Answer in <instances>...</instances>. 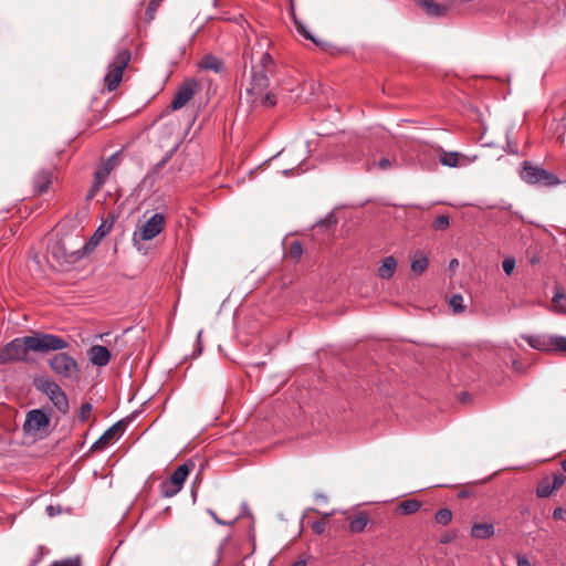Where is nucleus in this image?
I'll return each mask as SVG.
<instances>
[{"label": "nucleus", "mask_w": 566, "mask_h": 566, "mask_svg": "<svg viewBox=\"0 0 566 566\" xmlns=\"http://www.w3.org/2000/svg\"><path fill=\"white\" fill-rule=\"evenodd\" d=\"M132 59V53L128 48L118 46L116 54L107 65V72L104 76V82L109 92L115 91L123 78V72L127 67Z\"/></svg>", "instance_id": "nucleus-4"}, {"label": "nucleus", "mask_w": 566, "mask_h": 566, "mask_svg": "<svg viewBox=\"0 0 566 566\" xmlns=\"http://www.w3.org/2000/svg\"><path fill=\"white\" fill-rule=\"evenodd\" d=\"M164 0H150L145 11L146 22H151L155 19L158 8L161 6Z\"/></svg>", "instance_id": "nucleus-32"}, {"label": "nucleus", "mask_w": 566, "mask_h": 566, "mask_svg": "<svg viewBox=\"0 0 566 566\" xmlns=\"http://www.w3.org/2000/svg\"><path fill=\"white\" fill-rule=\"evenodd\" d=\"M495 533L492 523H474L470 530V536L476 539L491 538Z\"/></svg>", "instance_id": "nucleus-18"}, {"label": "nucleus", "mask_w": 566, "mask_h": 566, "mask_svg": "<svg viewBox=\"0 0 566 566\" xmlns=\"http://www.w3.org/2000/svg\"><path fill=\"white\" fill-rule=\"evenodd\" d=\"M165 227V216L163 213L153 214L140 228L133 234V243L138 247L140 241H149L157 237Z\"/></svg>", "instance_id": "nucleus-9"}, {"label": "nucleus", "mask_w": 566, "mask_h": 566, "mask_svg": "<svg viewBox=\"0 0 566 566\" xmlns=\"http://www.w3.org/2000/svg\"><path fill=\"white\" fill-rule=\"evenodd\" d=\"M201 334H202V332L200 331L197 335V347L192 354L193 358L198 357L202 353Z\"/></svg>", "instance_id": "nucleus-43"}, {"label": "nucleus", "mask_w": 566, "mask_h": 566, "mask_svg": "<svg viewBox=\"0 0 566 566\" xmlns=\"http://www.w3.org/2000/svg\"><path fill=\"white\" fill-rule=\"evenodd\" d=\"M396 269L397 260L392 255L386 256L378 268V275L381 279L389 280L395 274Z\"/></svg>", "instance_id": "nucleus-25"}, {"label": "nucleus", "mask_w": 566, "mask_h": 566, "mask_svg": "<svg viewBox=\"0 0 566 566\" xmlns=\"http://www.w3.org/2000/svg\"><path fill=\"white\" fill-rule=\"evenodd\" d=\"M88 358L93 365L103 367L109 363L111 353L105 346L93 345L88 350Z\"/></svg>", "instance_id": "nucleus-16"}, {"label": "nucleus", "mask_w": 566, "mask_h": 566, "mask_svg": "<svg viewBox=\"0 0 566 566\" xmlns=\"http://www.w3.org/2000/svg\"><path fill=\"white\" fill-rule=\"evenodd\" d=\"M522 338L536 350L543 353L554 352V335H522Z\"/></svg>", "instance_id": "nucleus-14"}, {"label": "nucleus", "mask_w": 566, "mask_h": 566, "mask_svg": "<svg viewBox=\"0 0 566 566\" xmlns=\"http://www.w3.org/2000/svg\"><path fill=\"white\" fill-rule=\"evenodd\" d=\"M517 566H532V564L526 556H518Z\"/></svg>", "instance_id": "nucleus-48"}, {"label": "nucleus", "mask_w": 566, "mask_h": 566, "mask_svg": "<svg viewBox=\"0 0 566 566\" xmlns=\"http://www.w3.org/2000/svg\"><path fill=\"white\" fill-rule=\"evenodd\" d=\"M209 515L213 518V521L218 524L226 525L227 523L218 517L214 511L208 510Z\"/></svg>", "instance_id": "nucleus-50"}, {"label": "nucleus", "mask_w": 566, "mask_h": 566, "mask_svg": "<svg viewBox=\"0 0 566 566\" xmlns=\"http://www.w3.org/2000/svg\"><path fill=\"white\" fill-rule=\"evenodd\" d=\"M49 251L52 255V258L60 264V265H72L87 256V252L84 249V245H82L78 249H75V247L66 240H59L54 242L50 248Z\"/></svg>", "instance_id": "nucleus-6"}, {"label": "nucleus", "mask_w": 566, "mask_h": 566, "mask_svg": "<svg viewBox=\"0 0 566 566\" xmlns=\"http://www.w3.org/2000/svg\"><path fill=\"white\" fill-rule=\"evenodd\" d=\"M235 521H238V517H234V520H232V522H230L229 524L233 525V523H235Z\"/></svg>", "instance_id": "nucleus-60"}, {"label": "nucleus", "mask_w": 566, "mask_h": 566, "mask_svg": "<svg viewBox=\"0 0 566 566\" xmlns=\"http://www.w3.org/2000/svg\"><path fill=\"white\" fill-rule=\"evenodd\" d=\"M553 517L555 520H562L564 518V510L562 507H556L554 511H553Z\"/></svg>", "instance_id": "nucleus-49"}, {"label": "nucleus", "mask_w": 566, "mask_h": 566, "mask_svg": "<svg viewBox=\"0 0 566 566\" xmlns=\"http://www.w3.org/2000/svg\"><path fill=\"white\" fill-rule=\"evenodd\" d=\"M92 409H93V407L90 402L82 403L80 411H78V420L81 422H85L88 419V417L92 412Z\"/></svg>", "instance_id": "nucleus-38"}, {"label": "nucleus", "mask_w": 566, "mask_h": 566, "mask_svg": "<svg viewBox=\"0 0 566 566\" xmlns=\"http://www.w3.org/2000/svg\"><path fill=\"white\" fill-rule=\"evenodd\" d=\"M458 264H459V262H458V260H457V259H452V260L450 261V268H452V269H453V268H455V266H458Z\"/></svg>", "instance_id": "nucleus-56"}, {"label": "nucleus", "mask_w": 566, "mask_h": 566, "mask_svg": "<svg viewBox=\"0 0 566 566\" xmlns=\"http://www.w3.org/2000/svg\"><path fill=\"white\" fill-rule=\"evenodd\" d=\"M505 151L511 155H518L517 145L512 144L509 137H507V148L505 149Z\"/></svg>", "instance_id": "nucleus-46"}, {"label": "nucleus", "mask_w": 566, "mask_h": 566, "mask_svg": "<svg viewBox=\"0 0 566 566\" xmlns=\"http://www.w3.org/2000/svg\"><path fill=\"white\" fill-rule=\"evenodd\" d=\"M434 521L440 525H448L452 521V512L448 507L440 509L434 514Z\"/></svg>", "instance_id": "nucleus-30"}, {"label": "nucleus", "mask_w": 566, "mask_h": 566, "mask_svg": "<svg viewBox=\"0 0 566 566\" xmlns=\"http://www.w3.org/2000/svg\"><path fill=\"white\" fill-rule=\"evenodd\" d=\"M292 19L294 21L295 29L298 34L304 36L307 40H311L316 46L325 48L327 43L317 39L315 35L311 33V31L305 27V24L295 17L294 12H292Z\"/></svg>", "instance_id": "nucleus-22"}, {"label": "nucleus", "mask_w": 566, "mask_h": 566, "mask_svg": "<svg viewBox=\"0 0 566 566\" xmlns=\"http://www.w3.org/2000/svg\"><path fill=\"white\" fill-rule=\"evenodd\" d=\"M449 217L446 214L439 216L433 222L432 228L437 231H443L449 227Z\"/></svg>", "instance_id": "nucleus-35"}, {"label": "nucleus", "mask_w": 566, "mask_h": 566, "mask_svg": "<svg viewBox=\"0 0 566 566\" xmlns=\"http://www.w3.org/2000/svg\"><path fill=\"white\" fill-rule=\"evenodd\" d=\"M471 495V492L468 491V490H462L458 493V496L461 497V499H465V497H469Z\"/></svg>", "instance_id": "nucleus-53"}, {"label": "nucleus", "mask_w": 566, "mask_h": 566, "mask_svg": "<svg viewBox=\"0 0 566 566\" xmlns=\"http://www.w3.org/2000/svg\"><path fill=\"white\" fill-rule=\"evenodd\" d=\"M421 502L415 499H409L398 504L397 511L403 515H410L419 511Z\"/></svg>", "instance_id": "nucleus-26"}, {"label": "nucleus", "mask_w": 566, "mask_h": 566, "mask_svg": "<svg viewBox=\"0 0 566 566\" xmlns=\"http://www.w3.org/2000/svg\"><path fill=\"white\" fill-rule=\"evenodd\" d=\"M449 305L452 308L453 313H462L464 311L463 296L461 294L452 295L449 301Z\"/></svg>", "instance_id": "nucleus-33"}, {"label": "nucleus", "mask_w": 566, "mask_h": 566, "mask_svg": "<svg viewBox=\"0 0 566 566\" xmlns=\"http://www.w3.org/2000/svg\"><path fill=\"white\" fill-rule=\"evenodd\" d=\"M52 184V170L51 169H40L38 170L32 179L33 190L36 193L43 195L48 192L50 186Z\"/></svg>", "instance_id": "nucleus-15"}, {"label": "nucleus", "mask_w": 566, "mask_h": 566, "mask_svg": "<svg viewBox=\"0 0 566 566\" xmlns=\"http://www.w3.org/2000/svg\"><path fill=\"white\" fill-rule=\"evenodd\" d=\"M199 84L195 80L185 81L176 91L171 101V109L177 111L184 107L196 94Z\"/></svg>", "instance_id": "nucleus-10"}, {"label": "nucleus", "mask_w": 566, "mask_h": 566, "mask_svg": "<svg viewBox=\"0 0 566 566\" xmlns=\"http://www.w3.org/2000/svg\"><path fill=\"white\" fill-rule=\"evenodd\" d=\"M560 465L564 472H566V459L562 461Z\"/></svg>", "instance_id": "nucleus-58"}, {"label": "nucleus", "mask_w": 566, "mask_h": 566, "mask_svg": "<svg viewBox=\"0 0 566 566\" xmlns=\"http://www.w3.org/2000/svg\"><path fill=\"white\" fill-rule=\"evenodd\" d=\"M429 265V260L426 255H419L411 261V271L416 274H422Z\"/></svg>", "instance_id": "nucleus-28"}, {"label": "nucleus", "mask_w": 566, "mask_h": 566, "mask_svg": "<svg viewBox=\"0 0 566 566\" xmlns=\"http://www.w3.org/2000/svg\"><path fill=\"white\" fill-rule=\"evenodd\" d=\"M312 530L315 534H323L325 532V523L321 521H315L312 524Z\"/></svg>", "instance_id": "nucleus-42"}, {"label": "nucleus", "mask_w": 566, "mask_h": 566, "mask_svg": "<svg viewBox=\"0 0 566 566\" xmlns=\"http://www.w3.org/2000/svg\"><path fill=\"white\" fill-rule=\"evenodd\" d=\"M50 424V417L42 409H33L27 413L23 430L28 433H38Z\"/></svg>", "instance_id": "nucleus-11"}, {"label": "nucleus", "mask_w": 566, "mask_h": 566, "mask_svg": "<svg viewBox=\"0 0 566 566\" xmlns=\"http://www.w3.org/2000/svg\"><path fill=\"white\" fill-rule=\"evenodd\" d=\"M566 296H565V293L563 291L562 287H556L555 292H554V295H553V302L554 303H558L560 300H564Z\"/></svg>", "instance_id": "nucleus-45"}, {"label": "nucleus", "mask_w": 566, "mask_h": 566, "mask_svg": "<svg viewBox=\"0 0 566 566\" xmlns=\"http://www.w3.org/2000/svg\"><path fill=\"white\" fill-rule=\"evenodd\" d=\"M126 429V422L119 420L112 424L104 433L92 444L91 450L101 451L109 446L115 439H118Z\"/></svg>", "instance_id": "nucleus-12"}, {"label": "nucleus", "mask_w": 566, "mask_h": 566, "mask_svg": "<svg viewBox=\"0 0 566 566\" xmlns=\"http://www.w3.org/2000/svg\"><path fill=\"white\" fill-rule=\"evenodd\" d=\"M251 97L252 105H261L263 107H273L276 104V96L268 90L260 94H248Z\"/></svg>", "instance_id": "nucleus-24"}, {"label": "nucleus", "mask_w": 566, "mask_h": 566, "mask_svg": "<svg viewBox=\"0 0 566 566\" xmlns=\"http://www.w3.org/2000/svg\"><path fill=\"white\" fill-rule=\"evenodd\" d=\"M291 171H292V169L291 170L285 169V170H283V174L287 176V175H290Z\"/></svg>", "instance_id": "nucleus-59"}, {"label": "nucleus", "mask_w": 566, "mask_h": 566, "mask_svg": "<svg viewBox=\"0 0 566 566\" xmlns=\"http://www.w3.org/2000/svg\"><path fill=\"white\" fill-rule=\"evenodd\" d=\"M440 163L447 167H457L459 165V154L455 151H444L440 157Z\"/></svg>", "instance_id": "nucleus-31"}, {"label": "nucleus", "mask_w": 566, "mask_h": 566, "mask_svg": "<svg viewBox=\"0 0 566 566\" xmlns=\"http://www.w3.org/2000/svg\"><path fill=\"white\" fill-rule=\"evenodd\" d=\"M337 223V218L334 212L327 213L324 218L319 219L316 223L318 227H332Z\"/></svg>", "instance_id": "nucleus-36"}, {"label": "nucleus", "mask_w": 566, "mask_h": 566, "mask_svg": "<svg viewBox=\"0 0 566 566\" xmlns=\"http://www.w3.org/2000/svg\"><path fill=\"white\" fill-rule=\"evenodd\" d=\"M315 500L316 501H321V502H327L328 497H327V495H325L323 493H316L315 494Z\"/></svg>", "instance_id": "nucleus-52"}, {"label": "nucleus", "mask_w": 566, "mask_h": 566, "mask_svg": "<svg viewBox=\"0 0 566 566\" xmlns=\"http://www.w3.org/2000/svg\"><path fill=\"white\" fill-rule=\"evenodd\" d=\"M99 190H101V187H96V185L92 184L90 190L86 193V200L87 201L92 200L97 195V192Z\"/></svg>", "instance_id": "nucleus-44"}, {"label": "nucleus", "mask_w": 566, "mask_h": 566, "mask_svg": "<svg viewBox=\"0 0 566 566\" xmlns=\"http://www.w3.org/2000/svg\"><path fill=\"white\" fill-rule=\"evenodd\" d=\"M48 364L57 376L65 379H77L81 374L76 359L67 353L54 354Z\"/></svg>", "instance_id": "nucleus-7"}, {"label": "nucleus", "mask_w": 566, "mask_h": 566, "mask_svg": "<svg viewBox=\"0 0 566 566\" xmlns=\"http://www.w3.org/2000/svg\"><path fill=\"white\" fill-rule=\"evenodd\" d=\"M348 528L352 533H361L369 522L368 514L366 512H358L357 514L349 515L347 517Z\"/></svg>", "instance_id": "nucleus-19"}, {"label": "nucleus", "mask_w": 566, "mask_h": 566, "mask_svg": "<svg viewBox=\"0 0 566 566\" xmlns=\"http://www.w3.org/2000/svg\"><path fill=\"white\" fill-rule=\"evenodd\" d=\"M200 69L221 73L224 70V63L213 54H207L199 63Z\"/></svg>", "instance_id": "nucleus-23"}, {"label": "nucleus", "mask_w": 566, "mask_h": 566, "mask_svg": "<svg viewBox=\"0 0 566 566\" xmlns=\"http://www.w3.org/2000/svg\"><path fill=\"white\" fill-rule=\"evenodd\" d=\"M303 254V247H302V243L300 241H293L290 247H289V250L286 252V256L292 260L293 262H298L301 256Z\"/></svg>", "instance_id": "nucleus-29"}, {"label": "nucleus", "mask_w": 566, "mask_h": 566, "mask_svg": "<svg viewBox=\"0 0 566 566\" xmlns=\"http://www.w3.org/2000/svg\"><path fill=\"white\" fill-rule=\"evenodd\" d=\"M112 224H113V221H111L109 224H106L105 222L102 223L95 230V232L93 233L91 239L83 244L84 249L86 250L88 255L95 250V248L97 247L99 241L109 232Z\"/></svg>", "instance_id": "nucleus-17"}, {"label": "nucleus", "mask_w": 566, "mask_h": 566, "mask_svg": "<svg viewBox=\"0 0 566 566\" xmlns=\"http://www.w3.org/2000/svg\"><path fill=\"white\" fill-rule=\"evenodd\" d=\"M276 72V64L269 52H264L258 64L251 67L250 86L247 94H260L265 92L270 85V77Z\"/></svg>", "instance_id": "nucleus-2"}, {"label": "nucleus", "mask_w": 566, "mask_h": 566, "mask_svg": "<svg viewBox=\"0 0 566 566\" xmlns=\"http://www.w3.org/2000/svg\"><path fill=\"white\" fill-rule=\"evenodd\" d=\"M109 175L101 170L99 168L96 169L94 174V180L93 184L96 185V187H101L105 184L107 177Z\"/></svg>", "instance_id": "nucleus-39"}, {"label": "nucleus", "mask_w": 566, "mask_h": 566, "mask_svg": "<svg viewBox=\"0 0 566 566\" xmlns=\"http://www.w3.org/2000/svg\"><path fill=\"white\" fill-rule=\"evenodd\" d=\"M450 541H451V537H449V536H443V537L440 539V542H441L442 544H447V543H449Z\"/></svg>", "instance_id": "nucleus-57"}, {"label": "nucleus", "mask_w": 566, "mask_h": 566, "mask_svg": "<svg viewBox=\"0 0 566 566\" xmlns=\"http://www.w3.org/2000/svg\"><path fill=\"white\" fill-rule=\"evenodd\" d=\"M235 521H238V517H234V520H232V522H230L229 524L233 525V523H235Z\"/></svg>", "instance_id": "nucleus-62"}, {"label": "nucleus", "mask_w": 566, "mask_h": 566, "mask_svg": "<svg viewBox=\"0 0 566 566\" xmlns=\"http://www.w3.org/2000/svg\"><path fill=\"white\" fill-rule=\"evenodd\" d=\"M515 264H516V261L514 258H505L502 262V268H503V271L507 274V275H511L512 272L514 271L515 269Z\"/></svg>", "instance_id": "nucleus-40"}, {"label": "nucleus", "mask_w": 566, "mask_h": 566, "mask_svg": "<svg viewBox=\"0 0 566 566\" xmlns=\"http://www.w3.org/2000/svg\"><path fill=\"white\" fill-rule=\"evenodd\" d=\"M566 482V475L564 473L556 472L553 474V481L549 476L543 478L536 489V495L541 499L549 497L553 492Z\"/></svg>", "instance_id": "nucleus-13"}, {"label": "nucleus", "mask_w": 566, "mask_h": 566, "mask_svg": "<svg viewBox=\"0 0 566 566\" xmlns=\"http://www.w3.org/2000/svg\"><path fill=\"white\" fill-rule=\"evenodd\" d=\"M174 154V150H169L168 153L165 154V156L161 158V160H159L157 164H155L150 169L149 171L147 172V175L144 177L143 179V182L144 184H150L153 185L156 180H157V177L160 172V170L167 165V163L170 160L171 156Z\"/></svg>", "instance_id": "nucleus-20"}, {"label": "nucleus", "mask_w": 566, "mask_h": 566, "mask_svg": "<svg viewBox=\"0 0 566 566\" xmlns=\"http://www.w3.org/2000/svg\"><path fill=\"white\" fill-rule=\"evenodd\" d=\"M418 3L430 17H442L449 10L448 6L434 2L433 0H419Z\"/></svg>", "instance_id": "nucleus-21"}, {"label": "nucleus", "mask_w": 566, "mask_h": 566, "mask_svg": "<svg viewBox=\"0 0 566 566\" xmlns=\"http://www.w3.org/2000/svg\"><path fill=\"white\" fill-rule=\"evenodd\" d=\"M42 548H43V547H42V546H40V547H39V551H42ZM41 558H42V553H41V552H39V554H38V555H36V556L31 560V563H30V565H29V566H35V565H38V563H40Z\"/></svg>", "instance_id": "nucleus-51"}, {"label": "nucleus", "mask_w": 566, "mask_h": 566, "mask_svg": "<svg viewBox=\"0 0 566 566\" xmlns=\"http://www.w3.org/2000/svg\"><path fill=\"white\" fill-rule=\"evenodd\" d=\"M235 521H238V517H234V520H232V522H230L229 524L233 525V523H235Z\"/></svg>", "instance_id": "nucleus-61"}, {"label": "nucleus", "mask_w": 566, "mask_h": 566, "mask_svg": "<svg viewBox=\"0 0 566 566\" xmlns=\"http://www.w3.org/2000/svg\"><path fill=\"white\" fill-rule=\"evenodd\" d=\"M396 160H390L388 158H381L377 161V167L380 169V170H387L389 168L392 167V164L395 163Z\"/></svg>", "instance_id": "nucleus-41"}, {"label": "nucleus", "mask_w": 566, "mask_h": 566, "mask_svg": "<svg viewBox=\"0 0 566 566\" xmlns=\"http://www.w3.org/2000/svg\"><path fill=\"white\" fill-rule=\"evenodd\" d=\"M49 566H82L80 557H69L60 560H54Z\"/></svg>", "instance_id": "nucleus-34"}, {"label": "nucleus", "mask_w": 566, "mask_h": 566, "mask_svg": "<svg viewBox=\"0 0 566 566\" xmlns=\"http://www.w3.org/2000/svg\"><path fill=\"white\" fill-rule=\"evenodd\" d=\"M468 399H469V395L467 392H461L460 394V400L462 402H465Z\"/></svg>", "instance_id": "nucleus-55"}, {"label": "nucleus", "mask_w": 566, "mask_h": 566, "mask_svg": "<svg viewBox=\"0 0 566 566\" xmlns=\"http://www.w3.org/2000/svg\"><path fill=\"white\" fill-rule=\"evenodd\" d=\"M566 353V337L554 335V352Z\"/></svg>", "instance_id": "nucleus-37"}, {"label": "nucleus", "mask_w": 566, "mask_h": 566, "mask_svg": "<svg viewBox=\"0 0 566 566\" xmlns=\"http://www.w3.org/2000/svg\"><path fill=\"white\" fill-rule=\"evenodd\" d=\"M60 512H61L60 506H53V505L46 506V513L49 516H55V515L60 514Z\"/></svg>", "instance_id": "nucleus-47"}, {"label": "nucleus", "mask_w": 566, "mask_h": 566, "mask_svg": "<svg viewBox=\"0 0 566 566\" xmlns=\"http://www.w3.org/2000/svg\"><path fill=\"white\" fill-rule=\"evenodd\" d=\"M520 177L523 181L532 186L556 187L560 185V179L552 171L545 168L533 165L531 161L525 160L522 163Z\"/></svg>", "instance_id": "nucleus-3"}, {"label": "nucleus", "mask_w": 566, "mask_h": 566, "mask_svg": "<svg viewBox=\"0 0 566 566\" xmlns=\"http://www.w3.org/2000/svg\"><path fill=\"white\" fill-rule=\"evenodd\" d=\"M195 464L191 461H188L181 465H179L170 475L169 479L164 480L160 483V493L164 497H172L178 494L184 483L189 475L190 471L193 469Z\"/></svg>", "instance_id": "nucleus-8"}, {"label": "nucleus", "mask_w": 566, "mask_h": 566, "mask_svg": "<svg viewBox=\"0 0 566 566\" xmlns=\"http://www.w3.org/2000/svg\"><path fill=\"white\" fill-rule=\"evenodd\" d=\"M69 345V342L59 335L32 332L31 335L12 339L0 349V365L27 361L29 352L46 354L63 350Z\"/></svg>", "instance_id": "nucleus-1"}, {"label": "nucleus", "mask_w": 566, "mask_h": 566, "mask_svg": "<svg viewBox=\"0 0 566 566\" xmlns=\"http://www.w3.org/2000/svg\"><path fill=\"white\" fill-rule=\"evenodd\" d=\"M306 560L305 559H298L296 560L295 563H293L292 566H306Z\"/></svg>", "instance_id": "nucleus-54"}, {"label": "nucleus", "mask_w": 566, "mask_h": 566, "mask_svg": "<svg viewBox=\"0 0 566 566\" xmlns=\"http://www.w3.org/2000/svg\"><path fill=\"white\" fill-rule=\"evenodd\" d=\"M34 387L44 394L53 406L63 415L69 411V399L60 385L49 377H38L34 379Z\"/></svg>", "instance_id": "nucleus-5"}, {"label": "nucleus", "mask_w": 566, "mask_h": 566, "mask_svg": "<svg viewBox=\"0 0 566 566\" xmlns=\"http://www.w3.org/2000/svg\"><path fill=\"white\" fill-rule=\"evenodd\" d=\"M120 150L111 155L106 160H104L97 168L103 170L106 174H111L119 164Z\"/></svg>", "instance_id": "nucleus-27"}]
</instances>
